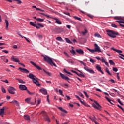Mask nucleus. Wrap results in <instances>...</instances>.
<instances>
[{"instance_id": "obj_1", "label": "nucleus", "mask_w": 124, "mask_h": 124, "mask_svg": "<svg viewBox=\"0 0 124 124\" xmlns=\"http://www.w3.org/2000/svg\"><path fill=\"white\" fill-rule=\"evenodd\" d=\"M42 57H44V61L45 62H46L50 64V65H54V66H55V67H57V65H56V63H54L53 62V60L52 59L47 56H44L43 55H42Z\"/></svg>"}, {"instance_id": "obj_2", "label": "nucleus", "mask_w": 124, "mask_h": 124, "mask_svg": "<svg viewBox=\"0 0 124 124\" xmlns=\"http://www.w3.org/2000/svg\"><path fill=\"white\" fill-rule=\"evenodd\" d=\"M107 31L108 35L111 38H116L117 37L116 35H119V32L113 30H108Z\"/></svg>"}, {"instance_id": "obj_3", "label": "nucleus", "mask_w": 124, "mask_h": 124, "mask_svg": "<svg viewBox=\"0 0 124 124\" xmlns=\"http://www.w3.org/2000/svg\"><path fill=\"white\" fill-rule=\"evenodd\" d=\"M40 115H42L44 119L47 122V123H50L51 121H50V118H49V116L47 115V113L45 112V111H42L40 113Z\"/></svg>"}, {"instance_id": "obj_4", "label": "nucleus", "mask_w": 124, "mask_h": 124, "mask_svg": "<svg viewBox=\"0 0 124 124\" xmlns=\"http://www.w3.org/2000/svg\"><path fill=\"white\" fill-rule=\"evenodd\" d=\"M15 91H16V89L13 87L9 86L8 88V92H9V93H11V94H15Z\"/></svg>"}, {"instance_id": "obj_5", "label": "nucleus", "mask_w": 124, "mask_h": 124, "mask_svg": "<svg viewBox=\"0 0 124 124\" xmlns=\"http://www.w3.org/2000/svg\"><path fill=\"white\" fill-rule=\"evenodd\" d=\"M115 20H118L116 21V23H119L120 24L122 23L124 24V18L120 17V16H116L114 17Z\"/></svg>"}, {"instance_id": "obj_6", "label": "nucleus", "mask_w": 124, "mask_h": 124, "mask_svg": "<svg viewBox=\"0 0 124 124\" xmlns=\"http://www.w3.org/2000/svg\"><path fill=\"white\" fill-rule=\"evenodd\" d=\"M31 98H27L25 99L26 102L28 103V104H31L32 105H34V104L36 103V99L35 98L34 103L31 102Z\"/></svg>"}, {"instance_id": "obj_7", "label": "nucleus", "mask_w": 124, "mask_h": 124, "mask_svg": "<svg viewBox=\"0 0 124 124\" xmlns=\"http://www.w3.org/2000/svg\"><path fill=\"white\" fill-rule=\"evenodd\" d=\"M84 69L85 70H86V71H87L88 72H89V73H91V74H94L95 73L94 71H93V70L92 69H89V67H88L87 66L84 67Z\"/></svg>"}, {"instance_id": "obj_8", "label": "nucleus", "mask_w": 124, "mask_h": 124, "mask_svg": "<svg viewBox=\"0 0 124 124\" xmlns=\"http://www.w3.org/2000/svg\"><path fill=\"white\" fill-rule=\"evenodd\" d=\"M111 50H113V51L117 52V53H119V55H120V56H122V57H124V55L123 54H121V53H123V51L118 50V49H116V48H114V47H111Z\"/></svg>"}, {"instance_id": "obj_9", "label": "nucleus", "mask_w": 124, "mask_h": 124, "mask_svg": "<svg viewBox=\"0 0 124 124\" xmlns=\"http://www.w3.org/2000/svg\"><path fill=\"white\" fill-rule=\"evenodd\" d=\"M18 70H20V71H21V72H23V73H30V71L28 70V69H26V68H22L21 67H20L19 68H18Z\"/></svg>"}, {"instance_id": "obj_10", "label": "nucleus", "mask_w": 124, "mask_h": 124, "mask_svg": "<svg viewBox=\"0 0 124 124\" xmlns=\"http://www.w3.org/2000/svg\"><path fill=\"white\" fill-rule=\"evenodd\" d=\"M96 69H97V70L98 71H99V72H101V73H102V74H104V72H103V71L101 69V67L100 66V65H99V64L96 65Z\"/></svg>"}, {"instance_id": "obj_11", "label": "nucleus", "mask_w": 124, "mask_h": 124, "mask_svg": "<svg viewBox=\"0 0 124 124\" xmlns=\"http://www.w3.org/2000/svg\"><path fill=\"white\" fill-rule=\"evenodd\" d=\"M19 88L21 91H27L28 90V88L25 85L21 84L19 85Z\"/></svg>"}, {"instance_id": "obj_12", "label": "nucleus", "mask_w": 124, "mask_h": 124, "mask_svg": "<svg viewBox=\"0 0 124 124\" xmlns=\"http://www.w3.org/2000/svg\"><path fill=\"white\" fill-rule=\"evenodd\" d=\"M27 77L30 78V79H32V81H35V78H36V77L31 73H30L29 75L27 76Z\"/></svg>"}, {"instance_id": "obj_13", "label": "nucleus", "mask_w": 124, "mask_h": 124, "mask_svg": "<svg viewBox=\"0 0 124 124\" xmlns=\"http://www.w3.org/2000/svg\"><path fill=\"white\" fill-rule=\"evenodd\" d=\"M94 50L95 52H98V53H99V52H101V50L100 49V47L98 46V45H97V44H94Z\"/></svg>"}, {"instance_id": "obj_14", "label": "nucleus", "mask_w": 124, "mask_h": 124, "mask_svg": "<svg viewBox=\"0 0 124 124\" xmlns=\"http://www.w3.org/2000/svg\"><path fill=\"white\" fill-rule=\"evenodd\" d=\"M11 60L15 62H19V58H16L14 56H12L11 57Z\"/></svg>"}, {"instance_id": "obj_15", "label": "nucleus", "mask_w": 124, "mask_h": 124, "mask_svg": "<svg viewBox=\"0 0 124 124\" xmlns=\"http://www.w3.org/2000/svg\"><path fill=\"white\" fill-rule=\"evenodd\" d=\"M30 63L32 64V65H34V66H35V67L36 68H37V69H38L39 70H41V69H42L41 67H39V66L36 65V63H35L34 62H33L32 61H31Z\"/></svg>"}, {"instance_id": "obj_16", "label": "nucleus", "mask_w": 124, "mask_h": 124, "mask_svg": "<svg viewBox=\"0 0 124 124\" xmlns=\"http://www.w3.org/2000/svg\"><path fill=\"white\" fill-rule=\"evenodd\" d=\"M76 51L77 53H78V54H79L80 55H84V50L82 49H77Z\"/></svg>"}, {"instance_id": "obj_17", "label": "nucleus", "mask_w": 124, "mask_h": 124, "mask_svg": "<svg viewBox=\"0 0 124 124\" xmlns=\"http://www.w3.org/2000/svg\"><path fill=\"white\" fill-rule=\"evenodd\" d=\"M62 79L65 80V81H68V83H70L69 81H70V79L68 77L65 76L64 75H62Z\"/></svg>"}, {"instance_id": "obj_18", "label": "nucleus", "mask_w": 124, "mask_h": 124, "mask_svg": "<svg viewBox=\"0 0 124 124\" xmlns=\"http://www.w3.org/2000/svg\"><path fill=\"white\" fill-rule=\"evenodd\" d=\"M55 31L56 33H61L62 31V29L58 27L55 30Z\"/></svg>"}, {"instance_id": "obj_19", "label": "nucleus", "mask_w": 124, "mask_h": 124, "mask_svg": "<svg viewBox=\"0 0 124 124\" xmlns=\"http://www.w3.org/2000/svg\"><path fill=\"white\" fill-rule=\"evenodd\" d=\"M35 27H36V29H40V27L44 28V26H43L41 23H36V26Z\"/></svg>"}, {"instance_id": "obj_20", "label": "nucleus", "mask_w": 124, "mask_h": 124, "mask_svg": "<svg viewBox=\"0 0 124 124\" xmlns=\"http://www.w3.org/2000/svg\"><path fill=\"white\" fill-rule=\"evenodd\" d=\"M39 92H40L41 93H43V94L46 95L47 94V90H46V89H40L39 90Z\"/></svg>"}, {"instance_id": "obj_21", "label": "nucleus", "mask_w": 124, "mask_h": 124, "mask_svg": "<svg viewBox=\"0 0 124 124\" xmlns=\"http://www.w3.org/2000/svg\"><path fill=\"white\" fill-rule=\"evenodd\" d=\"M89 119H90V120H91V121H92L93 122H94L95 123V124H99V123H97L95 120V116L93 115V117H89Z\"/></svg>"}, {"instance_id": "obj_22", "label": "nucleus", "mask_w": 124, "mask_h": 124, "mask_svg": "<svg viewBox=\"0 0 124 124\" xmlns=\"http://www.w3.org/2000/svg\"><path fill=\"white\" fill-rule=\"evenodd\" d=\"M53 20H55V23L56 24H58V25H62V22H61V21L57 18H53Z\"/></svg>"}, {"instance_id": "obj_23", "label": "nucleus", "mask_w": 124, "mask_h": 124, "mask_svg": "<svg viewBox=\"0 0 124 124\" xmlns=\"http://www.w3.org/2000/svg\"><path fill=\"white\" fill-rule=\"evenodd\" d=\"M11 103H13V104H15V105H16V106H19V102H18V101L17 100H13L11 102Z\"/></svg>"}, {"instance_id": "obj_24", "label": "nucleus", "mask_w": 124, "mask_h": 124, "mask_svg": "<svg viewBox=\"0 0 124 124\" xmlns=\"http://www.w3.org/2000/svg\"><path fill=\"white\" fill-rule=\"evenodd\" d=\"M1 115H4V107L0 108V116H1Z\"/></svg>"}, {"instance_id": "obj_25", "label": "nucleus", "mask_w": 124, "mask_h": 124, "mask_svg": "<svg viewBox=\"0 0 124 124\" xmlns=\"http://www.w3.org/2000/svg\"><path fill=\"white\" fill-rule=\"evenodd\" d=\"M33 83L36 84V86H38V87H39L40 86V84L39 82H38V80L35 79V80L33 81Z\"/></svg>"}, {"instance_id": "obj_26", "label": "nucleus", "mask_w": 124, "mask_h": 124, "mask_svg": "<svg viewBox=\"0 0 124 124\" xmlns=\"http://www.w3.org/2000/svg\"><path fill=\"white\" fill-rule=\"evenodd\" d=\"M93 108H95V109H97V110H100V109H101V107H99L98 106L97 107L95 104L93 105Z\"/></svg>"}, {"instance_id": "obj_27", "label": "nucleus", "mask_w": 124, "mask_h": 124, "mask_svg": "<svg viewBox=\"0 0 124 124\" xmlns=\"http://www.w3.org/2000/svg\"><path fill=\"white\" fill-rule=\"evenodd\" d=\"M65 40H66V42H67V43H69V44H73V43H72V42H71V41H70V40H69V39H68V38H65Z\"/></svg>"}, {"instance_id": "obj_28", "label": "nucleus", "mask_w": 124, "mask_h": 124, "mask_svg": "<svg viewBox=\"0 0 124 124\" xmlns=\"http://www.w3.org/2000/svg\"><path fill=\"white\" fill-rule=\"evenodd\" d=\"M16 80H18L19 83H20V84H26V82H25L22 79L19 78H16Z\"/></svg>"}, {"instance_id": "obj_29", "label": "nucleus", "mask_w": 124, "mask_h": 124, "mask_svg": "<svg viewBox=\"0 0 124 124\" xmlns=\"http://www.w3.org/2000/svg\"><path fill=\"white\" fill-rule=\"evenodd\" d=\"M66 61L68 62L69 63H71V64H73V63H74V61L71 59H68Z\"/></svg>"}, {"instance_id": "obj_30", "label": "nucleus", "mask_w": 124, "mask_h": 124, "mask_svg": "<svg viewBox=\"0 0 124 124\" xmlns=\"http://www.w3.org/2000/svg\"><path fill=\"white\" fill-rule=\"evenodd\" d=\"M62 116L64 117V116H66V114H67V111L62 109Z\"/></svg>"}, {"instance_id": "obj_31", "label": "nucleus", "mask_w": 124, "mask_h": 124, "mask_svg": "<svg viewBox=\"0 0 124 124\" xmlns=\"http://www.w3.org/2000/svg\"><path fill=\"white\" fill-rule=\"evenodd\" d=\"M24 118L25 120H27V121H29L30 120V116H29L28 115H24Z\"/></svg>"}, {"instance_id": "obj_32", "label": "nucleus", "mask_w": 124, "mask_h": 124, "mask_svg": "<svg viewBox=\"0 0 124 124\" xmlns=\"http://www.w3.org/2000/svg\"><path fill=\"white\" fill-rule=\"evenodd\" d=\"M94 36L96 37H98V38H101V36L98 33H95L94 35Z\"/></svg>"}, {"instance_id": "obj_33", "label": "nucleus", "mask_w": 124, "mask_h": 124, "mask_svg": "<svg viewBox=\"0 0 124 124\" xmlns=\"http://www.w3.org/2000/svg\"><path fill=\"white\" fill-rule=\"evenodd\" d=\"M73 18H74L75 19H76V20H78V21H80V22H82V19H81V18L78 17L77 16H74Z\"/></svg>"}, {"instance_id": "obj_34", "label": "nucleus", "mask_w": 124, "mask_h": 124, "mask_svg": "<svg viewBox=\"0 0 124 124\" xmlns=\"http://www.w3.org/2000/svg\"><path fill=\"white\" fill-rule=\"evenodd\" d=\"M63 72L65 73H66L67 74H69L70 75H73L72 74H71L70 72L67 71V70H66V69H65V68L63 69Z\"/></svg>"}, {"instance_id": "obj_35", "label": "nucleus", "mask_w": 124, "mask_h": 124, "mask_svg": "<svg viewBox=\"0 0 124 124\" xmlns=\"http://www.w3.org/2000/svg\"><path fill=\"white\" fill-rule=\"evenodd\" d=\"M106 71L107 73H108V75L112 76V74L110 73V71H109V69H108V68H106Z\"/></svg>"}, {"instance_id": "obj_36", "label": "nucleus", "mask_w": 124, "mask_h": 124, "mask_svg": "<svg viewBox=\"0 0 124 124\" xmlns=\"http://www.w3.org/2000/svg\"><path fill=\"white\" fill-rule=\"evenodd\" d=\"M41 14L42 15H43V16H45L46 17V18H52V17H51V16H50L47 15L43 13H41Z\"/></svg>"}, {"instance_id": "obj_37", "label": "nucleus", "mask_w": 124, "mask_h": 124, "mask_svg": "<svg viewBox=\"0 0 124 124\" xmlns=\"http://www.w3.org/2000/svg\"><path fill=\"white\" fill-rule=\"evenodd\" d=\"M79 101H80L81 103H82V104H83V105H85V106H87V103L85 102V101L84 100H81L80 99V100H79Z\"/></svg>"}, {"instance_id": "obj_38", "label": "nucleus", "mask_w": 124, "mask_h": 124, "mask_svg": "<svg viewBox=\"0 0 124 124\" xmlns=\"http://www.w3.org/2000/svg\"><path fill=\"white\" fill-rule=\"evenodd\" d=\"M5 24H6L5 29H7L8 28V26L9 25V24L8 23V21H7V20H5Z\"/></svg>"}, {"instance_id": "obj_39", "label": "nucleus", "mask_w": 124, "mask_h": 124, "mask_svg": "<svg viewBox=\"0 0 124 124\" xmlns=\"http://www.w3.org/2000/svg\"><path fill=\"white\" fill-rule=\"evenodd\" d=\"M109 62L111 65H115V62H113V60H109Z\"/></svg>"}, {"instance_id": "obj_40", "label": "nucleus", "mask_w": 124, "mask_h": 124, "mask_svg": "<svg viewBox=\"0 0 124 124\" xmlns=\"http://www.w3.org/2000/svg\"><path fill=\"white\" fill-rule=\"evenodd\" d=\"M88 33V30L87 29L84 30V31L81 32V33H82L83 35H85L86 33Z\"/></svg>"}, {"instance_id": "obj_41", "label": "nucleus", "mask_w": 124, "mask_h": 124, "mask_svg": "<svg viewBox=\"0 0 124 124\" xmlns=\"http://www.w3.org/2000/svg\"><path fill=\"white\" fill-rule=\"evenodd\" d=\"M36 20L38 21V22H44V19L41 18H36Z\"/></svg>"}, {"instance_id": "obj_42", "label": "nucleus", "mask_w": 124, "mask_h": 124, "mask_svg": "<svg viewBox=\"0 0 124 124\" xmlns=\"http://www.w3.org/2000/svg\"><path fill=\"white\" fill-rule=\"evenodd\" d=\"M56 39L58 41H62V38L61 37H58L56 38Z\"/></svg>"}, {"instance_id": "obj_43", "label": "nucleus", "mask_w": 124, "mask_h": 124, "mask_svg": "<svg viewBox=\"0 0 124 124\" xmlns=\"http://www.w3.org/2000/svg\"><path fill=\"white\" fill-rule=\"evenodd\" d=\"M70 53H71V54H72L73 55H76V52L75 51V50H74V49L70 50Z\"/></svg>"}, {"instance_id": "obj_44", "label": "nucleus", "mask_w": 124, "mask_h": 124, "mask_svg": "<svg viewBox=\"0 0 124 124\" xmlns=\"http://www.w3.org/2000/svg\"><path fill=\"white\" fill-rule=\"evenodd\" d=\"M78 76H79V77H86V76H85V74H83L82 73V74H78Z\"/></svg>"}, {"instance_id": "obj_45", "label": "nucleus", "mask_w": 124, "mask_h": 124, "mask_svg": "<svg viewBox=\"0 0 124 124\" xmlns=\"http://www.w3.org/2000/svg\"><path fill=\"white\" fill-rule=\"evenodd\" d=\"M15 0L16 1H17V4H21V3H22V0Z\"/></svg>"}, {"instance_id": "obj_46", "label": "nucleus", "mask_w": 124, "mask_h": 124, "mask_svg": "<svg viewBox=\"0 0 124 124\" xmlns=\"http://www.w3.org/2000/svg\"><path fill=\"white\" fill-rule=\"evenodd\" d=\"M43 71H44V72L45 73L47 74V75H48V76H51V73H50L49 72L46 71V70H45V69H43Z\"/></svg>"}, {"instance_id": "obj_47", "label": "nucleus", "mask_w": 124, "mask_h": 124, "mask_svg": "<svg viewBox=\"0 0 124 124\" xmlns=\"http://www.w3.org/2000/svg\"><path fill=\"white\" fill-rule=\"evenodd\" d=\"M43 71H44V72L45 73L47 74V75H48V76H51V73H50L49 72L46 71V70H45V69H43Z\"/></svg>"}, {"instance_id": "obj_48", "label": "nucleus", "mask_w": 124, "mask_h": 124, "mask_svg": "<svg viewBox=\"0 0 124 124\" xmlns=\"http://www.w3.org/2000/svg\"><path fill=\"white\" fill-rule=\"evenodd\" d=\"M37 37H38L39 39H42V38L43 37L42 35H40V34H37Z\"/></svg>"}, {"instance_id": "obj_49", "label": "nucleus", "mask_w": 124, "mask_h": 124, "mask_svg": "<svg viewBox=\"0 0 124 124\" xmlns=\"http://www.w3.org/2000/svg\"><path fill=\"white\" fill-rule=\"evenodd\" d=\"M63 13L64 14H65V15H67L68 16H70V17L71 16H70V14L69 13L67 12L64 11V12H63Z\"/></svg>"}, {"instance_id": "obj_50", "label": "nucleus", "mask_w": 124, "mask_h": 124, "mask_svg": "<svg viewBox=\"0 0 124 124\" xmlns=\"http://www.w3.org/2000/svg\"><path fill=\"white\" fill-rule=\"evenodd\" d=\"M83 93H84L85 96H86L87 98H89V96L88 95V93H87V92L86 91H83Z\"/></svg>"}, {"instance_id": "obj_51", "label": "nucleus", "mask_w": 124, "mask_h": 124, "mask_svg": "<svg viewBox=\"0 0 124 124\" xmlns=\"http://www.w3.org/2000/svg\"><path fill=\"white\" fill-rule=\"evenodd\" d=\"M94 103H95V104H96L97 106H98V107H101V106H100V105L97 102V101H94Z\"/></svg>"}, {"instance_id": "obj_52", "label": "nucleus", "mask_w": 124, "mask_h": 124, "mask_svg": "<svg viewBox=\"0 0 124 124\" xmlns=\"http://www.w3.org/2000/svg\"><path fill=\"white\" fill-rule=\"evenodd\" d=\"M117 106H118V107H119V108L121 109V110H122L123 112H124V108H123V107H122V106H120L119 105H117Z\"/></svg>"}, {"instance_id": "obj_53", "label": "nucleus", "mask_w": 124, "mask_h": 124, "mask_svg": "<svg viewBox=\"0 0 124 124\" xmlns=\"http://www.w3.org/2000/svg\"><path fill=\"white\" fill-rule=\"evenodd\" d=\"M117 101L118 102H119V103H120V104H121V105H124V103H122V101H121V100L120 99H118Z\"/></svg>"}, {"instance_id": "obj_54", "label": "nucleus", "mask_w": 124, "mask_h": 124, "mask_svg": "<svg viewBox=\"0 0 124 124\" xmlns=\"http://www.w3.org/2000/svg\"><path fill=\"white\" fill-rule=\"evenodd\" d=\"M30 25H31V26H33V27H36V24H34V23L31 22V21L30 22Z\"/></svg>"}, {"instance_id": "obj_55", "label": "nucleus", "mask_w": 124, "mask_h": 124, "mask_svg": "<svg viewBox=\"0 0 124 124\" xmlns=\"http://www.w3.org/2000/svg\"><path fill=\"white\" fill-rule=\"evenodd\" d=\"M1 91H2V93H6L5 89L3 87H1Z\"/></svg>"}, {"instance_id": "obj_56", "label": "nucleus", "mask_w": 124, "mask_h": 124, "mask_svg": "<svg viewBox=\"0 0 124 124\" xmlns=\"http://www.w3.org/2000/svg\"><path fill=\"white\" fill-rule=\"evenodd\" d=\"M1 82H4V83H6V84H8L9 83L7 79H5V80H1Z\"/></svg>"}, {"instance_id": "obj_57", "label": "nucleus", "mask_w": 124, "mask_h": 124, "mask_svg": "<svg viewBox=\"0 0 124 124\" xmlns=\"http://www.w3.org/2000/svg\"><path fill=\"white\" fill-rule=\"evenodd\" d=\"M71 72H73V73H75L76 74H77V75H78L79 74L78 72L73 70H72Z\"/></svg>"}, {"instance_id": "obj_58", "label": "nucleus", "mask_w": 124, "mask_h": 124, "mask_svg": "<svg viewBox=\"0 0 124 124\" xmlns=\"http://www.w3.org/2000/svg\"><path fill=\"white\" fill-rule=\"evenodd\" d=\"M105 98L108 101V102H111V100L110 99V98H108L107 96H105Z\"/></svg>"}, {"instance_id": "obj_59", "label": "nucleus", "mask_w": 124, "mask_h": 124, "mask_svg": "<svg viewBox=\"0 0 124 124\" xmlns=\"http://www.w3.org/2000/svg\"><path fill=\"white\" fill-rule=\"evenodd\" d=\"M113 70L115 71V72H117V71H118V68H117V67H113Z\"/></svg>"}, {"instance_id": "obj_60", "label": "nucleus", "mask_w": 124, "mask_h": 124, "mask_svg": "<svg viewBox=\"0 0 124 124\" xmlns=\"http://www.w3.org/2000/svg\"><path fill=\"white\" fill-rule=\"evenodd\" d=\"M64 54L66 57H67L68 58H69V55L67 53H66L65 51L64 52Z\"/></svg>"}, {"instance_id": "obj_61", "label": "nucleus", "mask_w": 124, "mask_h": 124, "mask_svg": "<svg viewBox=\"0 0 124 124\" xmlns=\"http://www.w3.org/2000/svg\"><path fill=\"white\" fill-rule=\"evenodd\" d=\"M79 95L82 97L83 98H84V95H83V93H82L81 92H79Z\"/></svg>"}, {"instance_id": "obj_62", "label": "nucleus", "mask_w": 124, "mask_h": 124, "mask_svg": "<svg viewBox=\"0 0 124 124\" xmlns=\"http://www.w3.org/2000/svg\"><path fill=\"white\" fill-rule=\"evenodd\" d=\"M41 102V100L38 99L37 100V105H38L39 104H40V102Z\"/></svg>"}, {"instance_id": "obj_63", "label": "nucleus", "mask_w": 124, "mask_h": 124, "mask_svg": "<svg viewBox=\"0 0 124 124\" xmlns=\"http://www.w3.org/2000/svg\"><path fill=\"white\" fill-rule=\"evenodd\" d=\"M111 27L113 28H117V25L114 23L111 24Z\"/></svg>"}, {"instance_id": "obj_64", "label": "nucleus", "mask_w": 124, "mask_h": 124, "mask_svg": "<svg viewBox=\"0 0 124 124\" xmlns=\"http://www.w3.org/2000/svg\"><path fill=\"white\" fill-rule=\"evenodd\" d=\"M90 52L91 53H92L93 54V53H95L96 51L95 49H91Z\"/></svg>"}]
</instances>
